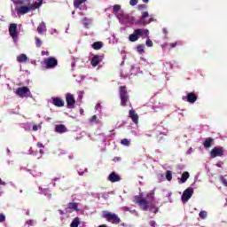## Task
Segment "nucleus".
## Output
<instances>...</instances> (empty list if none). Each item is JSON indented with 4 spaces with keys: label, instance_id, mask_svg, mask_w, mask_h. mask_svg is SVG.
I'll return each mask as SVG.
<instances>
[{
    "label": "nucleus",
    "instance_id": "nucleus-1",
    "mask_svg": "<svg viewBox=\"0 0 227 227\" xmlns=\"http://www.w3.org/2000/svg\"><path fill=\"white\" fill-rule=\"evenodd\" d=\"M148 35H150V31H148V29L137 28L134 30L133 34L129 35V42H137V40H139V36L148 38Z\"/></svg>",
    "mask_w": 227,
    "mask_h": 227
},
{
    "label": "nucleus",
    "instance_id": "nucleus-2",
    "mask_svg": "<svg viewBox=\"0 0 227 227\" xmlns=\"http://www.w3.org/2000/svg\"><path fill=\"white\" fill-rule=\"evenodd\" d=\"M133 201L134 203L138 205L141 210H144V212H147L150 202L146 199H145L143 195H136Z\"/></svg>",
    "mask_w": 227,
    "mask_h": 227
},
{
    "label": "nucleus",
    "instance_id": "nucleus-3",
    "mask_svg": "<svg viewBox=\"0 0 227 227\" xmlns=\"http://www.w3.org/2000/svg\"><path fill=\"white\" fill-rule=\"evenodd\" d=\"M102 217L108 223H112V224H120V223H121V219L120 216H118V215L109 211H104Z\"/></svg>",
    "mask_w": 227,
    "mask_h": 227
},
{
    "label": "nucleus",
    "instance_id": "nucleus-4",
    "mask_svg": "<svg viewBox=\"0 0 227 227\" xmlns=\"http://www.w3.org/2000/svg\"><path fill=\"white\" fill-rule=\"evenodd\" d=\"M119 97L121 99V106L122 107H127V102H129V92L127 91V86L119 87Z\"/></svg>",
    "mask_w": 227,
    "mask_h": 227
},
{
    "label": "nucleus",
    "instance_id": "nucleus-5",
    "mask_svg": "<svg viewBox=\"0 0 227 227\" xmlns=\"http://www.w3.org/2000/svg\"><path fill=\"white\" fill-rule=\"evenodd\" d=\"M150 14L148 12H142V16L140 17V20L137 22V24H141V26H148L151 22H153V18H150L149 20H146L147 17H149Z\"/></svg>",
    "mask_w": 227,
    "mask_h": 227
},
{
    "label": "nucleus",
    "instance_id": "nucleus-6",
    "mask_svg": "<svg viewBox=\"0 0 227 227\" xmlns=\"http://www.w3.org/2000/svg\"><path fill=\"white\" fill-rule=\"evenodd\" d=\"M210 155L212 159H215V157H223V155H224V148L222 146L214 147L210 151Z\"/></svg>",
    "mask_w": 227,
    "mask_h": 227
},
{
    "label": "nucleus",
    "instance_id": "nucleus-7",
    "mask_svg": "<svg viewBox=\"0 0 227 227\" xmlns=\"http://www.w3.org/2000/svg\"><path fill=\"white\" fill-rule=\"evenodd\" d=\"M31 10H33V6H30L29 4L16 8L18 15H26V13H29Z\"/></svg>",
    "mask_w": 227,
    "mask_h": 227
},
{
    "label": "nucleus",
    "instance_id": "nucleus-8",
    "mask_svg": "<svg viewBox=\"0 0 227 227\" xmlns=\"http://www.w3.org/2000/svg\"><path fill=\"white\" fill-rule=\"evenodd\" d=\"M192 194H194V189L192 187H189L186 190L184 191L182 195V201L184 203L192 198Z\"/></svg>",
    "mask_w": 227,
    "mask_h": 227
},
{
    "label": "nucleus",
    "instance_id": "nucleus-9",
    "mask_svg": "<svg viewBox=\"0 0 227 227\" xmlns=\"http://www.w3.org/2000/svg\"><path fill=\"white\" fill-rule=\"evenodd\" d=\"M44 65L46 68H55V67H58V59L54 57H50L44 59Z\"/></svg>",
    "mask_w": 227,
    "mask_h": 227
},
{
    "label": "nucleus",
    "instance_id": "nucleus-10",
    "mask_svg": "<svg viewBox=\"0 0 227 227\" xmlns=\"http://www.w3.org/2000/svg\"><path fill=\"white\" fill-rule=\"evenodd\" d=\"M27 93H30L28 87H19L15 94L18 95V97H20V98H24V97H27Z\"/></svg>",
    "mask_w": 227,
    "mask_h": 227
},
{
    "label": "nucleus",
    "instance_id": "nucleus-11",
    "mask_svg": "<svg viewBox=\"0 0 227 227\" xmlns=\"http://www.w3.org/2000/svg\"><path fill=\"white\" fill-rule=\"evenodd\" d=\"M9 35L13 40L19 38V32H17V24L12 23L9 27Z\"/></svg>",
    "mask_w": 227,
    "mask_h": 227
},
{
    "label": "nucleus",
    "instance_id": "nucleus-12",
    "mask_svg": "<svg viewBox=\"0 0 227 227\" xmlns=\"http://www.w3.org/2000/svg\"><path fill=\"white\" fill-rule=\"evenodd\" d=\"M183 100H186L189 104H194L198 100V94L196 92H189L186 97L182 98Z\"/></svg>",
    "mask_w": 227,
    "mask_h": 227
},
{
    "label": "nucleus",
    "instance_id": "nucleus-13",
    "mask_svg": "<svg viewBox=\"0 0 227 227\" xmlns=\"http://www.w3.org/2000/svg\"><path fill=\"white\" fill-rule=\"evenodd\" d=\"M66 102L68 109H74V107H75V98H74V95L67 93L66 95Z\"/></svg>",
    "mask_w": 227,
    "mask_h": 227
},
{
    "label": "nucleus",
    "instance_id": "nucleus-14",
    "mask_svg": "<svg viewBox=\"0 0 227 227\" xmlns=\"http://www.w3.org/2000/svg\"><path fill=\"white\" fill-rule=\"evenodd\" d=\"M129 117L130 120L135 123V125H137L139 123V115L136 113V110L131 109L129 111Z\"/></svg>",
    "mask_w": 227,
    "mask_h": 227
},
{
    "label": "nucleus",
    "instance_id": "nucleus-15",
    "mask_svg": "<svg viewBox=\"0 0 227 227\" xmlns=\"http://www.w3.org/2000/svg\"><path fill=\"white\" fill-rule=\"evenodd\" d=\"M107 180L109 182H112V184H114L116 182H120V180H121V176H120V175L116 174V172H112L108 176Z\"/></svg>",
    "mask_w": 227,
    "mask_h": 227
},
{
    "label": "nucleus",
    "instance_id": "nucleus-16",
    "mask_svg": "<svg viewBox=\"0 0 227 227\" xmlns=\"http://www.w3.org/2000/svg\"><path fill=\"white\" fill-rule=\"evenodd\" d=\"M55 132L58 134H65V132H68V129L64 124H58L55 126Z\"/></svg>",
    "mask_w": 227,
    "mask_h": 227
},
{
    "label": "nucleus",
    "instance_id": "nucleus-17",
    "mask_svg": "<svg viewBox=\"0 0 227 227\" xmlns=\"http://www.w3.org/2000/svg\"><path fill=\"white\" fill-rule=\"evenodd\" d=\"M52 104L56 107H63L65 106V101L61 98H52Z\"/></svg>",
    "mask_w": 227,
    "mask_h": 227
},
{
    "label": "nucleus",
    "instance_id": "nucleus-18",
    "mask_svg": "<svg viewBox=\"0 0 227 227\" xmlns=\"http://www.w3.org/2000/svg\"><path fill=\"white\" fill-rule=\"evenodd\" d=\"M100 61H102V57L99 55H95L91 60H90V64L93 67H98V63H100Z\"/></svg>",
    "mask_w": 227,
    "mask_h": 227
},
{
    "label": "nucleus",
    "instance_id": "nucleus-19",
    "mask_svg": "<svg viewBox=\"0 0 227 227\" xmlns=\"http://www.w3.org/2000/svg\"><path fill=\"white\" fill-rule=\"evenodd\" d=\"M213 145H214V138L212 137L206 138L203 143L204 148H211Z\"/></svg>",
    "mask_w": 227,
    "mask_h": 227
},
{
    "label": "nucleus",
    "instance_id": "nucleus-20",
    "mask_svg": "<svg viewBox=\"0 0 227 227\" xmlns=\"http://www.w3.org/2000/svg\"><path fill=\"white\" fill-rule=\"evenodd\" d=\"M103 47L104 43L102 42H95L94 43H92V49H94V51H100V49Z\"/></svg>",
    "mask_w": 227,
    "mask_h": 227
},
{
    "label": "nucleus",
    "instance_id": "nucleus-21",
    "mask_svg": "<svg viewBox=\"0 0 227 227\" xmlns=\"http://www.w3.org/2000/svg\"><path fill=\"white\" fill-rule=\"evenodd\" d=\"M77 203L69 202L67 207V212H72V210H77Z\"/></svg>",
    "mask_w": 227,
    "mask_h": 227
},
{
    "label": "nucleus",
    "instance_id": "nucleus-22",
    "mask_svg": "<svg viewBox=\"0 0 227 227\" xmlns=\"http://www.w3.org/2000/svg\"><path fill=\"white\" fill-rule=\"evenodd\" d=\"M46 29L45 22H41L39 26L37 27V32L39 35H42Z\"/></svg>",
    "mask_w": 227,
    "mask_h": 227
},
{
    "label": "nucleus",
    "instance_id": "nucleus-23",
    "mask_svg": "<svg viewBox=\"0 0 227 227\" xmlns=\"http://www.w3.org/2000/svg\"><path fill=\"white\" fill-rule=\"evenodd\" d=\"M17 61L19 63H26L27 61V56L26 54H20L17 57Z\"/></svg>",
    "mask_w": 227,
    "mask_h": 227
},
{
    "label": "nucleus",
    "instance_id": "nucleus-24",
    "mask_svg": "<svg viewBox=\"0 0 227 227\" xmlns=\"http://www.w3.org/2000/svg\"><path fill=\"white\" fill-rule=\"evenodd\" d=\"M189 176H190L189 172L187 171L184 172L181 176V184H185Z\"/></svg>",
    "mask_w": 227,
    "mask_h": 227
},
{
    "label": "nucleus",
    "instance_id": "nucleus-25",
    "mask_svg": "<svg viewBox=\"0 0 227 227\" xmlns=\"http://www.w3.org/2000/svg\"><path fill=\"white\" fill-rule=\"evenodd\" d=\"M41 4H43V0H37V2L34 3V4H30V6H32V10H36L38 9V7L41 5Z\"/></svg>",
    "mask_w": 227,
    "mask_h": 227
},
{
    "label": "nucleus",
    "instance_id": "nucleus-26",
    "mask_svg": "<svg viewBox=\"0 0 227 227\" xmlns=\"http://www.w3.org/2000/svg\"><path fill=\"white\" fill-rule=\"evenodd\" d=\"M79 224H81V220L79 219V217H75L72 221L70 227H79Z\"/></svg>",
    "mask_w": 227,
    "mask_h": 227
},
{
    "label": "nucleus",
    "instance_id": "nucleus-27",
    "mask_svg": "<svg viewBox=\"0 0 227 227\" xmlns=\"http://www.w3.org/2000/svg\"><path fill=\"white\" fill-rule=\"evenodd\" d=\"M149 212H153V214H157L159 212V207L155 206V204L149 205L148 207Z\"/></svg>",
    "mask_w": 227,
    "mask_h": 227
},
{
    "label": "nucleus",
    "instance_id": "nucleus-28",
    "mask_svg": "<svg viewBox=\"0 0 227 227\" xmlns=\"http://www.w3.org/2000/svg\"><path fill=\"white\" fill-rule=\"evenodd\" d=\"M87 0H74V7L79 8L81 4H83V3H86Z\"/></svg>",
    "mask_w": 227,
    "mask_h": 227
},
{
    "label": "nucleus",
    "instance_id": "nucleus-29",
    "mask_svg": "<svg viewBox=\"0 0 227 227\" xmlns=\"http://www.w3.org/2000/svg\"><path fill=\"white\" fill-rule=\"evenodd\" d=\"M121 145L123 146H130V141L127 138L121 140Z\"/></svg>",
    "mask_w": 227,
    "mask_h": 227
},
{
    "label": "nucleus",
    "instance_id": "nucleus-30",
    "mask_svg": "<svg viewBox=\"0 0 227 227\" xmlns=\"http://www.w3.org/2000/svg\"><path fill=\"white\" fill-rule=\"evenodd\" d=\"M166 178L168 182H171V180H173V174H171V171L168 170L166 172Z\"/></svg>",
    "mask_w": 227,
    "mask_h": 227
},
{
    "label": "nucleus",
    "instance_id": "nucleus-31",
    "mask_svg": "<svg viewBox=\"0 0 227 227\" xmlns=\"http://www.w3.org/2000/svg\"><path fill=\"white\" fill-rule=\"evenodd\" d=\"M137 52H139L140 54L145 52V44H140L137 47Z\"/></svg>",
    "mask_w": 227,
    "mask_h": 227
},
{
    "label": "nucleus",
    "instance_id": "nucleus-32",
    "mask_svg": "<svg viewBox=\"0 0 227 227\" xmlns=\"http://www.w3.org/2000/svg\"><path fill=\"white\" fill-rule=\"evenodd\" d=\"M90 123H98V120L97 115H93L90 119H89Z\"/></svg>",
    "mask_w": 227,
    "mask_h": 227
},
{
    "label": "nucleus",
    "instance_id": "nucleus-33",
    "mask_svg": "<svg viewBox=\"0 0 227 227\" xmlns=\"http://www.w3.org/2000/svg\"><path fill=\"white\" fill-rule=\"evenodd\" d=\"M207 215V211H200L199 214V216L200 217V219H205Z\"/></svg>",
    "mask_w": 227,
    "mask_h": 227
},
{
    "label": "nucleus",
    "instance_id": "nucleus-34",
    "mask_svg": "<svg viewBox=\"0 0 227 227\" xmlns=\"http://www.w3.org/2000/svg\"><path fill=\"white\" fill-rule=\"evenodd\" d=\"M148 39L146 40V42H145V45L147 46V47H153V42H152V40L149 38V37H147Z\"/></svg>",
    "mask_w": 227,
    "mask_h": 227
},
{
    "label": "nucleus",
    "instance_id": "nucleus-35",
    "mask_svg": "<svg viewBox=\"0 0 227 227\" xmlns=\"http://www.w3.org/2000/svg\"><path fill=\"white\" fill-rule=\"evenodd\" d=\"M35 45L36 47H42V40L38 37H35Z\"/></svg>",
    "mask_w": 227,
    "mask_h": 227
},
{
    "label": "nucleus",
    "instance_id": "nucleus-36",
    "mask_svg": "<svg viewBox=\"0 0 227 227\" xmlns=\"http://www.w3.org/2000/svg\"><path fill=\"white\" fill-rule=\"evenodd\" d=\"M121 10V6L120 4L114 5V12H120Z\"/></svg>",
    "mask_w": 227,
    "mask_h": 227
},
{
    "label": "nucleus",
    "instance_id": "nucleus-37",
    "mask_svg": "<svg viewBox=\"0 0 227 227\" xmlns=\"http://www.w3.org/2000/svg\"><path fill=\"white\" fill-rule=\"evenodd\" d=\"M4 221H6V215L0 214V223H4Z\"/></svg>",
    "mask_w": 227,
    "mask_h": 227
},
{
    "label": "nucleus",
    "instance_id": "nucleus-38",
    "mask_svg": "<svg viewBox=\"0 0 227 227\" xmlns=\"http://www.w3.org/2000/svg\"><path fill=\"white\" fill-rule=\"evenodd\" d=\"M138 0H130L129 1V4L130 6H136V4H137Z\"/></svg>",
    "mask_w": 227,
    "mask_h": 227
},
{
    "label": "nucleus",
    "instance_id": "nucleus-39",
    "mask_svg": "<svg viewBox=\"0 0 227 227\" xmlns=\"http://www.w3.org/2000/svg\"><path fill=\"white\" fill-rule=\"evenodd\" d=\"M145 8H146V4H139V5L137 6V9H138V10H145Z\"/></svg>",
    "mask_w": 227,
    "mask_h": 227
},
{
    "label": "nucleus",
    "instance_id": "nucleus-40",
    "mask_svg": "<svg viewBox=\"0 0 227 227\" xmlns=\"http://www.w3.org/2000/svg\"><path fill=\"white\" fill-rule=\"evenodd\" d=\"M27 224H28V226H33L35 224V221L33 220H27Z\"/></svg>",
    "mask_w": 227,
    "mask_h": 227
},
{
    "label": "nucleus",
    "instance_id": "nucleus-41",
    "mask_svg": "<svg viewBox=\"0 0 227 227\" xmlns=\"http://www.w3.org/2000/svg\"><path fill=\"white\" fill-rule=\"evenodd\" d=\"M176 45H178V43H176V42L170 43V49H175V47H176Z\"/></svg>",
    "mask_w": 227,
    "mask_h": 227
},
{
    "label": "nucleus",
    "instance_id": "nucleus-42",
    "mask_svg": "<svg viewBox=\"0 0 227 227\" xmlns=\"http://www.w3.org/2000/svg\"><path fill=\"white\" fill-rule=\"evenodd\" d=\"M147 198H149L150 200H153V198H154V193H153V192L148 193V194H147Z\"/></svg>",
    "mask_w": 227,
    "mask_h": 227
},
{
    "label": "nucleus",
    "instance_id": "nucleus-43",
    "mask_svg": "<svg viewBox=\"0 0 227 227\" xmlns=\"http://www.w3.org/2000/svg\"><path fill=\"white\" fill-rule=\"evenodd\" d=\"M27 0H18L17 4H26Z\"/></svg>",
    "mask_w": 227,
    "mask_h": 227
},
{
    "label": "nucleus",
    "instance_id": "nucleus-44",
    "mask_svg": "<svg viewBox=\"0 0 227 227\" xmlns=\"http://www.w3.org/2000/svg\"><path fill=\"white\" fill-rule=\"evenodd\" d=\"M162 31H163V34L165 35V36H168V28L164 27L162 29Z\"/></svg>",
    "mask_w": 227,
    "mask_h": 227
},
{
    "label": "nucleus",
    "instance_id": "nucleus-45",
    "mask_svg": "<svg viewBox=\"0 0 227 227\" xmlns=\"http://www.w3.org/2000/svg\"><path fill=\"white\" fill-rule=\"evenodd\" d=\"M33 130H34V132H36V130H38V125H34Z\"/></svg>",
    "mask_w": 227,
    "mask_h": 227
},
{
    "label": "nucleus",
    "instance_id": "nucleus-46",
    "mask_svg": "<svg viewBox=\"0 0 227 227\" xmlns=\"http://www.w3.org/2000/svg\"><path fill=\"white\" fill-rule=\"evenodd\" d=\"M37 147H38V148H43V144L38 142V143H37Z\"/></svg>",
    "mask_w": 227,
    "mask_h": 227
},
{
    "label": "nucleus",
    "instance_id": "nucleus-47",
    "mask_svg": "<svg viewBox=\"0 0 227 227\" xmlns=\"http://www.w3.org/2000/svg\"><path fill=\"white\" fill-rule=\"evenodd\" d=\"M155 224H156L155 221L153 220V221L150 222V226L155 227Z\"/></svg>",
    "mask_w": 227,
    "mask_h": 227
},
{
    "label": "nucleus",
    "instance_id": "nucleus-48",
    "mask_svg": "<svg viewBox=\"0 0 227 227\" xmlns=\"http://www.w3.org/2000/svg\"><path fill=\"white\" fill-rule=\"evenodd\" d=\"M6 183L4 181H3V179L0 178V185H5Z\"/></svg>",
    "mask_w": 227,
    "mask_h": 227
},
{
    "label": "nucleus",
    "instance_id": "nucleus-49",
    "mask_svg": "<svg viewBox=\"0 0 227 227\" xmlns=\"http://www.w3.org/2000/svg\"><path fill=\"white\" fill-rule=\"evenodd\" d=\"M44 54H46L47 56H49V51H42V55L43 56Z\"/></svg>",
    "mask_w": 227,
    "mask_h": 227
},
{
    "label": "nucleus",
    "instance_id": "nucleus-50",
    "mask_svg": "<svg viewBox=\"0 0 227 227\" xmlns=\"http://www.w3.org/2000/svg\"><path fill=\"white\" fill-rule=\"evenodd\" d=\"M59 212L60 215H65V213H64L63 210H61V209H59Z\"/></svg>",
    "mask_w": 227,
    "mask_h": 227
},
{
    "label": "nucleus",
    "instance_id": "nucleus-51",
    "mask_svg": "<svg viewBox=\"0 0 227 227\" xmlns=\"http://www.w3.org/2000/svg\"><path fill=\"white\" fill-rule=\"evenodd\" d=\"M115 160H121V158L116 157Z\"/></svg>",
    "mask_w": 227,
    "mask_h": 227
},
{
    "label": "nucleus",
    "instance_id": "nucleus-52",
    "mask_svg": "<svg viewBox=\"0 0 227 227\" xmlns=\"http://www.w3.org/2000/svg\"><path fill=\"white\" fill-rule=\"evenodd\" d=\"M148 1H150V0H143V3H148Z\"/></svg>",
    "mask_w": 227,
    "mask_h": 227
}]
</instances>
